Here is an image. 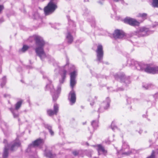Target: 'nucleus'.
<instances>
[{"label": "nucleus", "mask_w": 158, "mask_h": 158, "mask_svg": "<svg viewBox=\"0 0 158 158\" xmlns=\"http://www.w3.org/2000/svg\"><path fill=\"white\" fill-rule=\"evenodd\" d=\"M32 37L35 40V44L37 46L35 49L36 54L43 60L46 57L43 48L45 42L43 38L40 36L34 35Z\"/></svg>", "instance_id": "f257e3e1"}, {"label": "nucleus", "mask_w": 158, "mask_h": 158, "mask_svg": "<svg viewBox=\"0 0 158 158\" xmlns=\"http://www.w3.org/2000/svg\"><path fill=\"white\" fill-rule=\"evenodd\" d=\"M77 73L75 71H73L70 73V85L72 89V90L69 94L68 98L72 105L75 103L76 100L75 94L73 90V88L76 84L75 77Z\"/></svg>", "instance_id": "f03ea898"}, {"label": "nucleus", "mask_w": 158, "mask_h": 158, "mask_svg": "<svg viewBox=\"0 0 158 158\" xmlns=\"http://www.w3.org/2000/svg\"><path fill=\"white\" fill-rule=\"evenodd\" d=\"M21 143L19 140L17 139L12 142L11 145H5V149L3 154V158H7L8 156V152L9 149L11 151H14L18 147L20 146Z\"/></svg>", "instance_id": "7ed1b4c3"}, {"label": "nucleus", "mask_w": 158, "mask_h": 158, "mask_svg": "<svg viewBox=\"0 0 158 158\" xmlns=\"http://www.w3.org/2000/svg\"><path fill=\"white\" fill-rule=\"evenodd\" d=\"M56 5L52 1H51L48 5L44 8V11L46 15L51 14L57 8Z\"/></svg>", "instance_id": "20e7f679"}, {"label": "nucleus", "mask_w": 158, "mask_h": 158, "mask_svg": "<svg viewBox=\"0 0 158 158\" xmlns=\"http://www.w3.org/2000/svg\"><path fill=\"white\" fill-rule=\"evenodd\" d=\"M152 33V32L149 31L148 28L142 27L136 31L135 34L140 36H143L147 35Z\"/></svg>", "instance_id": "39448f33"}, {"label": "nucleus", "mask_w": 158, "mask_h": 158, "mask_svg": "<svg viewBox=\"0 0 158 158\" xmlns=\"http://www.w3.org/2000/svg\"><path fill=\"white\" fill-rule=\"evenodd\" d=\"M131 65H134L136 68L138 70H144L145 71V69L147 67V64L135 61L133 60H131Z\"/></svg>", "instance_id": "423d86ee"}, {"label": "nucleus", "mask_w": 158, "mask_h": 158, "mask_svg": "<svg viewBox=\"0 0 158 158\" xmlns=\"http://www.w3.org/2000/svg\"><path fill=\"white\" fill-rule=\"evenodd\" d=\"M44 142L43 140L41 139H38L34 141L32 143L29 145L27 149V151L29 152L31 149H35V146H38L42 145Z\"/></svg>", "instance_id": "0eeeda50"}, {"label": "nucleus", "mask_w": 158, "mask_h": 158, "mask_svg": "<svg viewBox=\"0 0 158 158\" xmlns=\"http://www.w3.org/2000/svg\"><path fill=\"white\" fill-rule=\"evenodd\" d=\"M96 51L97 53V60L101 62L103 59L104 54L102 46L101 45H98Z\"/></svg>", "instance_id": "6e6552de"}, {"label": "nucleus", "mask_w": 158, "mask_h": 158, "mask_svg": "<svg viewBox=\"0 0 158 158\" xmlns=\"http://www.w3.org/2000/svg\"><path fill=\"white\" fill-rule=\"evenodd\" d=\"M145 72L152 74L158 73V67H151L147 64L145 69Z\"/></svg>", "instance_id": "1a4fd4ad"}, {"label": "nucleus", "mask_w": 158, "mask_h": 158, "mask_svg": "<svg viewBox=\"0 0 158 158\" xmlns=\"http://www.w3.org/2000/svg\"><path fill=\"white\" fill-rule=\"evenodd\" d=\"M59 110L58 105L55 103L54 105V110L51 109L48 110L47 111L48 114L50 116H52L54 114H56Z\"/></svg>", "instance_id": "9d476101"}, {"label": "nucleus", "mask_w": 158, "mask_h": 158, "mask_svg": "<svg viewBox=\"0 0 158 158\" xmlns=\"http://www.w3.org/2000/svg\"><path fill=\"white\" fill-rule=\"evenodd\" d=\"M122 151V154L126 156L130 154L131 153V152L129 150V146L125 143H123Z\"/></svg>", "instance_id": "9b49d317"}, {"label": "nucleus", "mask_w": 158, "mask_h": 158, "mask_svg": "<svg viewBox=\"0 0 158 158\" xmlns=\"http://www.w3.org/2000/svg\"><path fill=\"white\" fill-rule=\"evenodd\" d=\"M124 35V34L122 31L116 30L115 31L113 34V37L115 39H121L123 38Z\"/></svg>", "instance_id": "f8f14e48"}, {"label": "nucleus", "mask_w": 158, "mask_h": 158, "mask_svg": "<svg viewBox=\"0 0 158 158\" xmlns=\"http://www.w3.org/2000/svg\"><path fill=\"white\" fill-rule=\"evenodd\" d=\"M124 22L132 26H137L139 24V23L135 19L129 18H126L124 20Z\"/></svg>", "instance_id": "ddd939ff"}, {"label": "nucleus", "mask_w": 158, "mask_h": 158, "mask_svg": "<svg viewBox=\"0 0 158 158\" xmlns=\"http://www.w3.org/2000/svg\"><path fill=\"white\" fill-rule=\"evenodd\" d=\"M114 77L116 79H119L121 81L123 82H124L126 83H127V81H128L127 80V78H126V77L125 76V75L123 73H120L119 74H116L114 75Z\"/></svg>", "instance_id": "4468645a"}, {"label": "nucleus", "mask_w": 158, "mask_h": 158, "mask_svg": "<svg viewBox=\"0 0 158 158\" xmlns=\"http://www.w3.org/2000/svg\"><path fill=\"white\" fill-rule=\"evenodd\" d=\"M97 150L99 155L102 153L104 154L106 153L107 151L105 149L104 147L102 145L98 144L97 146Z\"/></svg>", "instance_id": "2eb2a0df"}, {"label": "nucleus", "mask_w": 158, "mask_h": 158, "mask_svg": "<svg viewBox=\"0 0 158 158\" xmlns=\"http://www.w3.org/2000/svg\"><path fill=\"white\" fill-rule=\"evenodd\" d=\"M110 102V100L108 98H106V101H104L101 104V107L104 108V109H107L109 106V103Z\"/></svg>", "instance_id": "dca6fc26"}, {"label": "nucleus", "mask_w": 158, "mask_h": 158, "mask_svg": "<svg viewBox=\"0 0 158 158\" xmlns=\"http://www.w3.org/2000/svg\"><path fill=\"white\" fill-rule=\"evenodd\" d=\"M44 155L47 157L49 158H55L56 155L54 154H52L50 151L47 152L46 149H45L44 152Z\"/></svg>", "instance_id": "f3484780"}, {"label": "nucleus", "mask_w": 158, "mask_h": 158, "mask_svg": "<svg viewBox=\"0 0 158 158\" xmlns=\"http://www.w3.org/2000/svg\"><path fill=\"white\" fill-rule=\"evenodd\" d=\"M67 73L66 71L64 69H63V70L61 72V74L62 77V79L60 80V83H63L65 78V76Z\"/></svg>", "instance_id": "a211bd4d"}, {"label": "nucleus", "mask_w": 158, "mask_h": 158, "mask_svg": "<svg viewBox=\"0 0 158 158\" xmlns=\"http://www.w3.org/2000/svg\"><path fill=\"white\" fill-rule=\"evenodd\" d=\"M91 125L93 127V129L92 131H91L90 130V133H91L92 132H93L94 129L96 128L98 126V121L97 120H93L92 121L91 123Z\"/></svg>", "instance_id": "6ab92c4d"}, {"label": "nucleus", "mask_w": 158, "mask_h": 158, "mask_svg": "<svg viewBox=\"0 0 158 158\" xmlns=\"http://www.w3.org/2000/svg\"><path fill=\"white\" fill-rule=\"evenodd\" d=\"M66 39L69 43H71L73 41V38L69 32H68L66 35Z\"/></svg>", "instance_id": "aec40b11"}, {"label": "nucleus", "mask_w": 158, "mask_h": 158, "mask_svg": "<svg viewBox=\"0 0 158 158\" xmlns=\"http://www.w3.org/2000/svg\"><path fill=\"white\" fill-rule=\"evenodd\" d=\"M44 127L47 129L52 135H53L54 134V132L52 130V127L48 124H45Z\"/></svg>", "instance_id": "412c9836"}, {"label": "nucleus", "mask_w": 158, "mask_h": 158, "mask_svg": "<svg viewBox=\"0 0 158 158\" xmlns=\"http://www.w3.org/2000/svg\"><path fill=\"white\" fill-rule=\"evenodd\" d=\"M141 18L143 20H144L147 19V14L146 13H139L137 16Z\"/></svg>", "instance_id": "4be33fe9"}, {"label": "nucleus", "mask_w": 158, "mask_h": 158, "mask_svg": "<svg viewBox=\"0 0 158 158\" xmlns=\"http://www.w3.org/2000/svg\"><path fill=\"white\" fill-rule=\"evenodd\" d=\"M152 6L154 7H158V0H153Z\"/></svg>", "instance_id": "5701e85b"}, {"label": "nucleus", "mask_w": 158, "mask_h": 158, "mask_svg": "<svg viewBox=\"0 0 158 158\" xmlns=\"http://www.w3.org/2000/svg\"><path fill=\"white\" fill-rule=\"evenodd\" d=\"M22 101H20L18 102L15 105V109L18 110L21 106L22 104Z\"/></svg>", "instance_id": "b1692460"}, {"label": "nucleus", "mask_w": 158, "mask_h": 158, "mask_svg": "<svg viewBox=\"0 0 158 158\" xmlns=\"http://www.w3.org/2000/svg\"><path fill=\"white\" fill-rule=\"evenodd\" d=\"M2 81L1 83V85L2 87H3L6 82V77H4L2 78Z\"/></svg>", "instance_id": "393cba45"}, {"label": "nucleus", "mask_w": 158, "mask_h": 158, "mask_svg": "<svg viewBox=\"0 0 158 158\" xmlns=\"http://www.w3.org/2000/svg\"><path fill=\"white\" fill-rule=\"evenodd\" d=\"M29 48V47L27 45H24L23 47L22 48L21 51L23 52H24L26 51H27Z\"/></svg>", "instance_id": "a878e982"}, {"label": "nucleus", "mask_w": 158, "mask_h": 158, "mask_svg": "<svg viewBox=\"0 0 158 158\" xmlns=\"http://www.w3.org/2000/svg\"><path fill=\"white\" fill-rule=\"evenodd\" d=\"M10 110L13 113V116L14 118H17L18 117V114L17 113H15L14 110L13 109L11 108L10 109Z\"/></svg>", "instance_id": "bb28decb"}, {"label": "nucleus", "mask_w": 158, "mask_h": 158, "mask_svg": "<svg viewBox=\"0 0 158 158\" xmlns=\"http://www.w3.org/2000/svg\"><path fill=\"white\" fill-rule=\"evenodd\" d=\"M147 158H155V152L152 151L151 155Z\"/></svg>", "instance_id": "cd10ccee"}, {"label": "nucleus", "mask_w": 158, "mask_h": 158, "mask_svg": "<svg viewBox=\"0 0 158 158\" xmlns=\"http://www.w3.org/2000/svg\"><path fill=\"white\" fill-rule=\"evenodd\" d=\"M152 85V84H150L147 85H143V87H144L146 89H149V87H151Z\"/></svg>", "instance_id": "c85d7f7f"}, {"label": "nucleus", "mask_w": 158, "mask_h": 158, "mask_svg": "<svg viewBox=\"0 0 158 158\" xmlns=\"http://www.w3.org/2000/svg\"><path fill=\"white\" fill-rule=\"evenodd\" d=\"M58 97V95L57 94L54 95L52 96L53 100L54 101H56Z\"/></svg>", "instance_id": "c756f323"}, {"label": "nucleus", "mask_w": 158, "mask_h": 158, "mask_svg": "<svg viewBox=\"0 0 158 158\" xmlns=\"http://www.w3.org/2000/svg\"><path fill=\"white\" fill-rule=\"evenodd\" d=\"M114 122H113L112 123V124H111V128L113 130H114L116 128V127H114Z\"/></svg>", "instance_id": "7c9ffc66"}, {"label": "nucleus", "mask_w": 158, "mask_h": 158, "mask_svg": "<svg viewBox=\"0 0 158 158\" xmlns=\"http://www.w3.org/2000/svg\"><path fill=\"white\" fill-rule=\"evenodd\" d=\"M49 87V85H47L46 86V88H48ZM50 88L52 90V88H53V86L52 85H51L49 86Z\"/></svg>", "instance_id": "2f4dec72"}, {"label": "nucleus", "mask_w": 158, "mask_h": 158, "mask_svg": "<svg viewBox=\"0 0 158 158\" xmlns=\"http://www.w3.org/2000/svg\"><path fill=\"white\" fill-rule=\"evenodd\" d=\"M73 154L75 156H77L78 154V152L77 151H75L73 152Z\"/></svg>", "instance_id": "473e14b6"}, {"label": "nucleus", "mask_w": 158, "mask_h": 158, "mask_svg": "<svg viewBox=\"0 0 158 158\" xmlns=\"http://www.w3.org/2000/svg\"><path fill=\"white\" fill-rule=\"evenodd\" d=\"M3 6L2 5H0V13L3 10Z\"/></svg>", "instance_id": "72a5a7b5"}, {"label": "nucleus", "mask_w": 158, "mask_h": 158, "mask_svg": "<svg viewBox=\"0 0 158 158\" xmlns=\"http://www.w3.org/2000/svg\"><path fill=\"white\" fill-rule=\"evenodd\" d=\"M154 97H155L157 98L158 97V93H156L154 95Z\"/></svg>", "instance_id": "f704fd0d"}, {"label": "nucleus", "mask_w": 158, "mask_h": 158, "mask_svg": "<svg viewBox=\"0 0 158 158\" xmlns=\"http://www.w3.org/2000/svg\"><path fill=\"white\" fill-rule=\"evenodd\" d=\"M60 87H59L58 88L57 91L59 92L60 91Z\"/></svg>", "instance_id": "c9c22d12"}, {"label": "nucleus", "mask_w": 158, "mask_h": 158, "mask_svg": "<svg viewBox=\"0 0 158 158\" xmlns=\"http://www.w3.org/2000/svg\"><path fill=\"white\" fill-rule=\"evenodd\" d=\"M3 142L4 143H7V141L6 140V139H4V141H3Z\"/></svg>", "instance_id": "e433bc0d"}, {"label": "nucleus", "mask_w": 158, "mask_h": 158, "mask_svg": "<svg viewBox=\"0 0 158 158\" xmlns=\"http://www.w3.org/2000/svg\"><path fill=\"white\" fill-rule=\"evenodd\" d=\"M98 110H99L100 112H101L103 111H102H102H100V108H99V109Z\"/></svg>", "instance_id": "4c0bfd02"}, {"label": "nucleus", "mask_w": 158, "mask_h": 158, "mask_svg": "<svg viewBox=\"0 0 158 158\" xmlns=\"http://www.w3.org/2000/svg\"><path fill=\"white\" fill-rule=\"evenodd\" d=\"M89 157H91V155L90 154L88 156Z\"/></svg>", "instance_id": "58836bf2"}, {"label": "nucleus", "mask_w": 158, "mask_h": 158, "mask_svg": "<svg viewBox=\"0 0 158 158\" xmlns=\"http://www.w3.org/2000/svg\"><path fill=\"white\" fill-rule=\"evenodd\" d=\"M4 97H6V94H4Z\"/></svg>", "instance_id": "ea45409f"}, {"label": "nucleus", "mask_w": 158, "mask_h": 158, "mask_svg": "<svg viewBox=\"0 0 158 158\" xmlns=\"http://www.w3.org/2000/svg\"><path fill=\"white\" fill-rule=\"evenodd\" d=\"M90 105H93V104H92L91 103V104H90Z\"/></svg>", "instance_id": "a19ab883"}, {"label": "nucleus", "mask_w": 158, "mask_h": 158, "mask_svg": "<svg viewBox=\"0 0 158 158\" xmlns=\"http://www.w3.org/2000/svg\"><path fill=\"white\" fill-rule=\"evenodd\" d=\"M87 145H88V143H87Z\"/></svg>", "instance_id": "79ce46f5"}]
</instances>
